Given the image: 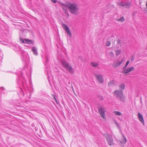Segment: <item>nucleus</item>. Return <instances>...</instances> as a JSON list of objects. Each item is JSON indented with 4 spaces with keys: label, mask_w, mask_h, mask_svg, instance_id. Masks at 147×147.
<instances>
[{
    "label": "nucleus",
    "mask_w": 147,
    "mask_h": 147,
    "mask_svg": "<svg viewBox=\"0 0 147 147\" xmlns=\"http://www.w3.org/2000/svg\"><path fill=\"white\" fill-rule=\"evenodd\" d=\"M111 44V42L109 41H107L106 42V45L107 46H110Z\"/></svg>",
    "instance_id": "393cba45"
},
{
    "label": "nucleus",
    "mask_w": 147,
    "mask_h": 147,
    "mask_svg": "<svg viewBox=\"0 0 147 147\" xmlns=\"http://www.w3.org/2000/svg\"><path fill=\"white\" fill-rule=\"evenodd\" d=\"M115 51L116 53V55L117 57H118L120 54L121 50L120 49H118Z\"/></svg>",
    "instance_id": "dca6fc26"
},
{
    "label": "nucleus",
    "mask_w": 147,
    "mask_h": 147,
    "mask_svg": "<svg viewBox=\"0 0 147 147\" xmlns=\"http://www.w3.org/2000/svg\"><path fill=\"white\" fill-rule=\"evenodd\" d=\"M97 97L99 98L101 101H102L104 100L103 97L101 95H98L97 96Z\"/></svg>",
    "instance_id": "a211bd4d"
},
{
    "label": "nucleus",
    "mask_w": 147,
    "mask_h": 147,
    "mask_svg": "<svg viewBox=\"0 0 147 147\" xmlns=\"http://www.w3.org/2000/svg\"><path fill=\"white\" fill-rule=\"evenodd\" d=\"M131 71L130 69H123V70L122 71V73H127Z\"/></svg>",
    "instance_id": "2eb2a0df"
},
{
    "label": "nucleus",
    "mask_w": 147,
    "mask_h": 147,
    "mask_svg": "<svg viewBox=\"0 0 147 147\" xmlns=\"http://www.w3.org/2000/svg\"><path fill=\"white\" fill-rule=\"evenodd\" d=\"M61 63L63 67L70 73L72 74L74 72V69L72 68V66L69 65V63L67 62L66 61L62 60Z\"/></svg>",
    "instance_id": "7ed1b4c3"
},
{
    "label": "nucleus",
    "mask_w": 147,
    "mask_h": 147,
    "mask_svg": "<svg viewBox=\"0 0 147 147\" xmlns=\"http://www.w3.org/2000/svg\"><path fill=\"white\" fill-rule=\"evenodd\" d=\"M146 6L147 7V2H146Z\"/></svg>",
    "instance_id": "473e14b6"
},
{
    "label": "nucleus",
    "mask_w": 147,
    "mask_h": 147,
    "mask_svg": "<svg viewBox=\"0 0 147 147\" xmlns=\"http://www.w3.org/2000/svg\"><path fill=\"white\" fill-rule=\"evenodd\" d=\"M19 40L20 42L22 43H26V42H25L24 40H23V39L21 38H19Z\"/></svg>",
    "instance_id": "b1692460"
},
{
    "label": "nucleus",
    "mask_w": 147,
    "mask_h": 147,
    "mask_svg": "<svg viewBox=\"0 0 147 147\" xmlns=\"http://www.w3.org/2000/svg\"><path fill=\"white\" fill-rule=\"evenodd\" d=\"M138 116L140 121L143 123V124H144V122L142 115L140 113L138 112Z\"/></svg>",
    "instance_id": "1a4fd4ad"
},
{
    "label": "nucleus",
    "mask_w": 147,
    "mask_h": 147,
    "mask_svg": "<svg viewBox=\"0 0 147 147\" xmlns=\"http://www.w3.org/2000/svg\"><path fill=\"white\" fill-rule=\"evenodd\" d=\"M130 69V70L131 71H133V70H134V68L133 67H131L130 68H129Z\"/></svg>",
    "instance_id": "bb28decb"
},
{
    "label": "nucleus",
    "mask_w": 147,
    "mask_h": 147,
    "mask_svg": "<svg viewBox=\"0 0 147 147\" xmlns=\"http://www.w3.org/2000/svg\"><path fill=\"white\" fill-rule=\"evenodd\" d=\"M131 5V2H127L125 3V6L127 8H129Z\"/></svg>",
    "instance_id": "f8f14e48"
},
{
    "label": "nucleus",
    "mask_w": 147,
    "mask_h": 147,
    "mask_svg": "<svg viewBox=\"0 0 147 147\" xmlns=\"http://www.w3.org/2000/svg\"><path fill=\"white\" fill-rule=\"evenodd\" d=\"M124 61V59L123 58H121L120 59H119L117 62L114 63L113 64V66L115 68H117L122 64Z\"/></svg>",
    "instance_id": "0eeeda50"
},
{
    "label": "nucleus",
    "mask_w": 147,
    "mask_h": 147,
    "mask_svg": "<svg viewBox=\"0 0 147 147\" xmlns=\"http://www.w3.org/2000/svg\"><path fill=\"white\" fill-rule=\"evenodd\" d=\"M117 20L119 22H123L125 21V19L124 17L122 16V17H121L120 18Z\"/></svg>",
    "instance_id": "aec40b11"
},
{
    "label": "nucleus",
    "mask_w": 147,
    "mask_h": 147,
    "mask_svg": "<svg viewBox=\"0 0 147 147\" xmlns=\"http://www.w3.org/2000/svg\"><path fill=\"white\" fill-rule=\"evenodd\" d=\"M121 90H123L125 87V86L124 84L122 83L119 86Z\"/></svg>",
    "instance_id": "4468645a"
},
{
    "label": "nucleus",
    "mask_w": 147,
    "mask_h": 147,
    "mask_svg": "<svg viewBox=\"0 0 147 147\" xmlns=\"http://www.w3.org/2000/svg\"><path fill=\"white\" fill-rule=\"evenodd\" d=\"M62 4V5H65V4Z\"/></svg>",
    "instance_id": "72a5a7b5"
},
{
    "label": "nucleus",
    "mask_w": 147,
    "mask_h": 147,
    "mask_svg": "<svg viewBox=\"0 0 147 147\" xmlns=\"http://www.w3.org/2000/svg\"><path fill=\"white\" fill-rule=\"evenodd\" d=\"M24 40L26 43H27L29 44H33V41L28 39H24Z\"/></svg>",
    "instance_id": "9b49d317"
},
{
    "label": "nucleus",
    "mask_w": 147,
    "mask_h": 147,
    "mask_svg": "<svg viewBox=\"0 0 147 147\" xmlns=\"http://www.w3.org/2000/svg\"><path fill=\"white\" fill-rule=\"evenodd\" d=\"M62 26L63 29L65 30L67 34L69 35V37H71L72 36L71 33L68 26L64 24H62Z\"/></svg>",
    "instance_id": "423d86ee"
},
{
    "label": "nucleus",
    "mask_w": 147,
    "mask_h": 147,
    "mask_svg": "<svg viewBox=\"0 0 147 147\" xmlns=\"http://www.w3.org/2000/svg\"><path fill=\"white\" fill-rule=\"evenodd\" d=\"M66 6L68 7L69 11L71 13L77 15L78 13L79 9L76 4L70 3L66 5Z\"/></svg>",
    "instance_id": "f257e3e1"
},
{
    "label": "nucleus",
    "mask_w": 147,
    "mask_h": 147,
    "mask_svg": "<svg viewBox=\"0 0 147 147\" xmlns=\"http://www.w3.org/2000/svg\"><path fill=\"white\" fill-rule=\"evenodd\" d=\"M117 43L120 45L121 46L122 44V41L121 39L120 38H118L117 40Z\"/></svg>",
    "instance_id": "5701e85b"
},
{
    "label": "nucleus",
    "mask_w": 147,
    "mask_h": 147,
    "mask_svg": "<svg viewBox=\"0 0 147 147\" xmlns=\"http://www.w3.org/2000/svg\"><path fill=\"white\" fill-rule=\"evenodd\" d=\"M103 135L105 137L106 140L109 145L111 146L113 145V139L111 135L108 134H104Z\"/></svg>",
    "instance_id": "20e7f679"
},
{
    "label": "nucleus",
    "mask_w": 147,
    "mask_h": 147,
    "mask_svg": "<svg viewBox=\"0 0 147 147\" xmlns=\"http://www.w3.org/2000/svg\"><path fill=\"white\" fill-rule=\"evenodd\" d=\"M123 137L124 138V139H125V143L126 142H127V139H126V138L125 137L123 136Z\"/></svg>",
    "instance_id": "c85d7f7f"
},
{
    "label": "nucleus",
    "mask_w": 147,
    "mask_h": 147,
    "mask_svg": "<svg viewBox=\"0 0 147 147\" xmlns=\"http://www.w3.org/2000/svg\"><path fill=\"white\" fill-rule=\"evenodd\" d=\"M110 53L111 54H112L113 55V53L112 52H111Z\"/></svg>",
    "instance_id": "7c9ffc66"
},
{
    "label": "nucleus",
    "mask_w": 147,
    "mask_h": 147,
    "mask_svg": "<svg viewBox=\"0 0 147 147\" xmlns=\"http://www.w3.org/2000/svg\"><path fill=\"white\" fill-rule=\"evenodd\" d=\"M47 62H48V59H47Z\"/></svg>",
    "instance_id": "2f4dec72"
},
{
    "label": "nucleus",
    "mask_w": 147,
    "mask_h": 147,
    "mask_svg": "<svg viewBox=\"0 0 147 147\" xmlns=\"http://www.w3.org/2000/svg\"><path fill=\"white\" fill-rule=\"evenodd\" d=\"M113 94L115 95V97L120 101L123 102H125V98L122 90H116L114 91Z\"/></svg>",
    "instance_id": "f03ea898"
},
{
    "label": "nucleus",
    "mask_w": 147,
    "mask_h": 147,
    "mask_svg": "<svg viewBox=\"0 0 147 147\" xmlns=\"http://www.w3.org/2000/svg\"><path fill=\"white\" fill-rule=\"evenodd\" d=\"M98 111L100 117L103 119L105 118L106 117V115L105 113V112L106 111L105 108L103 107H99L98 108Z\"/></svg>",
    "instance_id": "39448f33"
},
{
    "label": "nucleus",
    "mask_w": 147,
    "mask_h": 147,
    "mask_svg": "<svg viewBox=\"0 0 147 147\" xmlns=\"http://www.w3.org/2000/svg\"><path fill=\"white\" fill-rule=\"evenodd\" d=\"M133 60V59L132 57L131 58V61H132Z\"/></svg>",
    "instance_id": "c756f323"
},
{
    "label": "nucleus",
    "mask_w": 147,
    "mask_h": 147,
    "mask_svg": "<svg viewBox=\"0 0 147 147\" xmlns=\"http://www.w3.org/2000/svg\"><path fill=\"white\" fill-rule=\"evenodd\" d=\"M64 11L65 12V14H67L68 16L69 15L68 11L66 9H64Z\"/></svg>",
    "instance_id": "a878e982"
},
{
    "label": "nucleus",
    "mask_w": 147,
    "mask_h": 147,
    "mask_svg": "<svg viewBox=\"0 0 147 147\" xmlns=\"http://www.w3.org/2000/svg\"><path fill=\"white\" fill-rule=\"evenodd\" d=\"M129 61H127L126 62L125 66L123 68V69H125L126 68V67L128 65V64H129Z\"/></svg>",
    "instance_id": "4be33fe9"
},
{
    "label": "nucleus",
    "mask_w": 147,
    "mask_h": 147,
    "mask_svg": "<svg viewBox=\"0 0 147 147\" xmlns=\"http://www.w3.org/2000/svg\"><path fill=\"white\" fill-rule=\"evenodd\" d=\"M108 85L109 87H110L111 86H113L115 85V83H114V81L113 80L111 81H110L108 83Z\"/></svg>",
    "instance_id": "ddd939ff"
},
{
    "label": "nucleus",
    "mask_w": 147,
    "mask_h": 147,
    "mask_svg": "<svg viewBox=\"0 0 147 147\" xmlns=\"http://www.w3.org/2000/svg\"><path fill=\"white\" fill-rule=\"evenodd\" d=\"M114 112L115 115L118 116H121L122 115L121 113L119 111H114Z\"/></svg>",
    "instance_id": "6ab92c4d"
},
{
    "label": "nucleus",
    "mask_w": 147,
    "mask_h": 147,
    "mask_svg": "<svg viewBox=\"0 0 147 147\" xmlns=\"http://www.w3.org/2000/svg\"><path fill=\"white\" fill-rule=\"evenodd\" d=\"M118 5L119 6H122V7H124L125 6V3H123V1H121V3H118Z\"/></svg>",
    "instance_id": "412c9836"
},
{
    "label": "nucleus",
    "mask_w": 147,
    "mask_h": 147,
    "mask_svg": "<svg viewBox=\"0 0 147 147\" xmlns=\"http://www.w3.org/2000/svg\"><path fill=\"white\" fill-rule=\"evenodd\" d=\"M91 65L94 67H96L98 65V64L96 62H92L91 63Z\"/></svg>",
    "instance_id": "f3484780"
},
{
    "label": "nucleus",
    "mask_w": 147,
    "mask_h": 147,
    "mask_svg": "<svg viewBox=\"0 0 147 147\" xmlns=\"http://www.w3.org/2000/svg\"><path fill=\"white\" fill-rule=\"evenodd\" d=\"M55 99L56 100V98H55Z\"/></svg>",
    "instance_id": "f704fd0d"
},
{
    "label": "nucleus",
    "mask_w": 147,
    "mask_h": 147,
    "mask_svg": "<svg viewBox=\"0 0 147 147\" xmlns=\"http://www.w3.org/2000/svg\"><path fill=\"white\" fill-rule=\"evenodd\" d=\"M51 1L53 3H55L57 2V0H51Z\"/></svg>",
    "instance_id": "cd10ccee"
},
{
    "label": "nucleus",
    "mask_w": 147,
    "mask_h": 147,
    "mask_svg": "<svg viewBox=\"0 0 147 147\" xmlns=\"http://www.w3.org/2000/svg\"><path fill=\"white\" fill-rule=\"evenodd\" d=\"M32 51L33 52L34 55H38V52L37 51V49L35 47H33L32 48Z\"/></svg>",
    "instance_id": "9d476101"
},
{
    "label": "nucleus",
    "mask_w": 147,
    "mask_h": 147,
    "mask_svg": "<svg viewBox=\"0 0 147 147\" xmlns=\"http://www.w3.org/2000/svg\"><path fill=\"white\" fill-rule=\"evenodd\" d=\"M95 76L96 79L98 80V82L100 83H102L104 82V79L102 78L101 75H98L95 74Z\"/></svg>",
    "instance_id": "6e6552de"
}]
</instances>
